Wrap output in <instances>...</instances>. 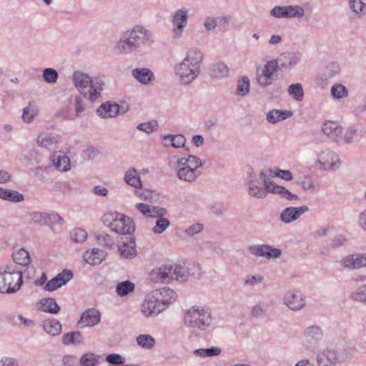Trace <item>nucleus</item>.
Here are the masks:
<instances>
[{"mask_svg":"<svg viewBox=\"0 0 366 366\" xmlns=\"http://www.w3.org/2000/svg\"><path fill=\"white\" fill-rule=\"evenodd\" d=\"M202 59V54L197 49L187 51L185 58L177 68V74L183 84L190 83L198 76Z\"/></svg>","mask_w":366,"mask_h":366,"instance_id":"1","label":"nucleus"},{"mask_svg":"<svg viewBox=\"0 0 366 366\" xmlns=\"http://www.w3.org/2000/svg\"><path fill=\"white\" fill-rule=\"evenodd\" d=\"M75 86L84 97H88L92 101L99 97L103 89L104 83L98 79H91L90 77L81 72H75L73 75Z\"/></svg>","mask_w":366,"mask_h":366,"instance_id":"2","label":"nucleus"},{"mask_svg":"<svg viewBox=\"0 0 366 366\" xmlns=\"http://www.w3.org/2000/svg\"><path fill=\"white\" fill-rule=\"evenodd\" d=\"M260 179L264 183V189L257 186L251 185L249 187V194L253 197L262 198L266 196L267 192H271L280 195L282 197L287 198L290 200L297 199V196L292 194L284 187L280 186L270 181L268 176L263 173H260Z\"/></svg>","mask_w":366,"mask_h":366,"instance_id":"3","label":"nucleus"},{"mask_svg":"<svg viewBox=\"0 0 366 366\" xmlns=\"http://www.w3.org/2000/svg\"><path fill=\"white\" fill-rule=\"evenodd\" d=\"M201 166V160L194 156L189 155L178 159L177 177L179 179L184 181L193 182L200 174L198 169Z\"/></svg>","mask_w":366,"mask_h":366,"instance_id":"4","label":"nucleus"},{"mask_svg":"<svg viewBox=\"0 0 366 366\" xmlns=\"http://www.w3.org/2000/svg\"><path fill=\"white\" fill-rule=\"evenodd\" d=\"M104 222L112 231L120 234H131L134 230L132 219L121 213L105 214Z\"/></svg>","mask_w":366,"mask_h":366,"instance_id":"5","label":"nucleus"},{"mask_svg":"<svg viewBox=\"0 0 366 366\" xmlns=\"http://www.w3.org/2000/svg\"><path fill=\"white\" fill-rule=\"evenodd\" d=\"M22 284L21 272L11 267L0 268V292L14 293Z\"/></svg>","mask_w":366,"mask_h":366,"instance_id":"6","label":"nucleus"},{"mask_svg":"<svg viewBox=\"0 0 366 366\" xmlns=\"http://www.w3.org/2000/svg\"><path fill=\"white\" fill-rule=\"evenodd\" d=\"M210 321L209 312L199 307H191L184 316L185 324L192 327H204L209 325Z\"/></svg>","mask_w":366,"mask_h":366,"instance_id":"7","label":"nucleus"},{"mask_svg":"<svg viewBox=\"0 0 366 366\" xmlns=\"http://www.w3.org/2000/svg\"><path fill=\"white\" fill-rule=\"evenodd\" d=\"M278 69V63L274 59L268 61L264 65L258 67L256 72L258 84L262 86L272 84L277 76Z\"/></svg>","mask_w":366,"mask_h":366,"instance_id":"8","label":"nucleus"},{"mask_svg":"<svg viewBox=\"0 0 366 366\" xmlns=\"http://www.w3.org/2000/svg\"><path fill=\"white\" fill-rule=\"evenodd\" d=\"M125 34L136 49L141 46L149 45L152 42L151 34L142 26H136Z\"/></svg>","mask_w":366,"mask_h":366,"instance_id":"9","label":"nucleus"},{"mask_svg":"<svg viewBox=\"0 0 366 366\" xmlns=\"http://www.w3.org/2000/svg\"><path fill=\"white\" fill-rule=\"evenodd\" d=\"M172 264H165L154 268L149 273V278L155 282H164L172 280Z\"/></svg>","mask_w":366,"mask_h":366,"instance_id":"10","label":"nucleus"},{"mask_svg":"<svg viewBox=\"0 0 366 366\" xmlns=\"http://www.w3.org/2000/svg\"><path fill=\"white\" fill-rule=\"evenodd\" d=\"M72 277V272L70 270H63L56 277L49 280L45 285V290L54 291L61 286L65 285Z\"/></svg>","mask_w":366,"mask_h":366,"instance_id":"11","label":"nucleus"},{"mask_svg":"<svg viewBox=\"0 0 366 366\" xmlns=\"http://www.w3.org/2000/svg\"><path fill=\"white\" fill-rule=\"evenodd\" d=\"M162 310L161 302L154 297L146 300L142 305V312L146 317L156 315Z\"/></svg>","mask_w":366,"mask_h":366,"instance_id":"12","label":"nucleus"},{"mask_svg":"<svg viewBox=\"0 0 366 366\" xmlns=\"http://www.w3.org/2000/svg\"><path fill=\"white\" fill-rule=\"evenodd\" d=\"M286 305L292 310H299L305 304V300L299 292H289L285 296Z\"/></svg>","mask_w":366,"mask_h":366,"instance_id":"13","label":"nucleus"},{"mask_svg":"<svg viewBox=\"0 0 366 366\" xmlns=\"http://www.w3.org/2000/svg\"><path fill=\"white\" fill-rule=\"evenodd\" d=\"M249 251L252 254L257 256L265 257L266 258H276L278 257L281 252L278 249L272 248L267 245L253 246L249 247Z\"/></svg>","mask_w":366,"mask_h":366,"instance_id":"14","label":"nucleus"},{"mask_svg":"<svg viewBox=\"0 0 366 366\" xmlns=\"http://www.w3.org/2000/svg\"><path fill=\"white\" fill-rule=\"evenodd\" d=\"M307 211L308 207L307 206L286 208L281 214V219L285 222H291Z\"/></svg>","mask_w":366,"mask_h":366,"instance_id":"15","label":"nucleus"},{"mask_svg":"<svg viewBox=\"0 0 366 366\" xmlns=\"http://www.w3.org/2000/svg\"><path fill=\"white\" fill-rule=\"evenodd\" d=\"M342 264L350 269H358L366 267V254L350 255L342 259Z\"/></svg>","mask_w":366,"mask_h":366,"instance_id":"16","label":"nucleus"},{"mask_svg":"<svg viewBox=\"0 0 366 366\" xmlns=\"http://www.w3.org/2000/svg\"><path fill=\"white\" fill-rule=\"evenodd\" d=\"M100 321V313L94 309H89L84 312L81 317L79 324L83 327L93 326Z\"/></svg>","mask_w":366,"mask_h":366,"instance_id":"17","label":"nucleus"},{"mask_svg":"<svg viewBox=\"0 0 366 366\" xmlns=\"http://www.w3.org/2000/svg\"><path fill=\"white\" fill-rule=\"evenodd\" d=\"M136 207L144 215L150 217H162L166 213V211L164 208L151 207L150 205L144 203L137 204Z\"/></svg>","mask_w":366,"mask_h":366,"instance_id":"18","label":"nucleus"},{"mask_svg":"<svg viewBox=\"0 0 366 366\" xmlns=\"http://www.w3.org/2000/svg\"><path fill=\"white\" fill-rule=\"evenodd\" d=\"M119 112V107L117 104L107 102L102 104L97 109L98 114L102 118L115 117Z\"/></svg>","mask_w":366,"mask_h":366,"instance_id":"19","label":"nucleus"},{"mask_svg":"<svg viewBox=\"0 0 366 366\" xmlns=\"http://www.w3.org/2000/svg\"><path fill=\"white\" fill-rule=\"evenodd\" d=\"M105 257L104 252L99 249L86 251L84 254V259L91 265L99 264Z\"/></svg>","mask_w":366,"mask_h":366,"instance_id":"20","label":"nucleus"},{"mask_svg":"<svg viewBox=\"0 0 366 366\" xmlns=\"http://www.w3.org/2000/svg\"><path fill=\"white\" fill-rule=\"evenodd\" d=\"M322 132L327 136L332 139L339 137L342 132V129L337 122L328 121L323 124Z\"/></svg>","mask_w":366,"mask_h":366,"instance_id":"21","label":"nucleus"},{"mask_svg":"<svg viewBox=\"0 0 366 366\" xmlns=\"http://www.w3.org/2000/svg\"><path fill=\"white\" fill-rule=\"evenodd\" d=\"M37 308L43 312L56 314L59 310V307L56 304L54 299L44 298L41 300L36 304Z\"/></svg>","mask_w":366,"mask_h":366,"instance_id":"22","label":"nucleus"},{"mask_svg":"<svg viewBox=\"0 0 366 366\" xmlns=\"http://www.w3.org/2000/svg\"><path fill=\"white\" fill-rule=\"evenodd\" d=\"M187 22V11L183 9H180V10L177 11L175 13V14L174 16V19H173V23L175 26L174 30L176 35H177V36L180 35L181 29H182L183 27H184L186 26Z\"/></svg>","mask_w":366,"mask_h":366,"instance_id":"23","label":"nucleus"},{"mask_svg":"<svg viewBox=\"0 0 366 366\" xmlns=\"http://www.w3.org/2000/svg\"><path fill=\"white\" fill-rule=\"evenodd\" d=\"M337 155L332 152H323L319 159V162L325 169H334L337 164Z\"/></svg>","mask_w":366,"mask_h":366,"instance_id":"24","label":"nucleus"},{"mask_svg":"<svg viewBox=\"0 0 366 366\" xmlns=\"http://www.w3.org/2000/svg\"><path fill=\"white\" fill-rule=\"evenodd\" d=\"M134 77L142 84H147L154 79V74L147 68L135 69L132 71Z\"/></svg>","mask_w":366,"mask_h":366,"instance_id":"25","label":"nucleus"},{"mask_svg":"<svg viewBox=\"0 0 366 366\" xmlns=\"http://www.w3.org/2000/svg\"><path fill=\"white\" fill-rule=\"evenodd\" d=\"M337 356L333 350H325L317 356V362L320 366H330L335 363Z\"/></svg>","mask_w":366,"mask_h":366,"instance_id":"26","label":"nucleus"},{"mask_svg":"<svg viewBox=\"0 0 366 366\" xmlns=\"http://www.w3.org/2000/svg\"><path fill=\"white\" fill-rule=\"evenodd\" d=\"M116 49L120 54H128L137 49L125 34L124 38L119 41Z\"/></svg>","mask_w":366,"mask_h":366,"instance_id":"27","label":"nucleus"},{"mask_svg":"<svg viewBox=\"0 0 366 366\" xmlns=\"http://www.w3.org/2000/svg\"><path fill=\"white\" fill-rule=\"evenodd\" d=\"M52 158L54 165L58 170L65 172L70 169V160L67 156L54 154Z\"/></svg>","mask_w":366,"mask_h":366,"instance_id":"28","label":"nucleus"},{"mask_svg":"<svg viewBox=\"0 0 366 366\" xmlns=\"http://www.w3.org/2000/svg\"><path fill=\"white\" fill-rule=\"evenodd\" d=\"M43 327L45 332L52 335H58L61 331V325L55 319L45 320Z\"/></svg>","mask_w":366,"mask_h":366,"instance_id":"29","label":"nucleus"},{"mask_svg":"<svg viewBox=\"0 0 366 366\" xmlns=\"http://www.w3.org/2000/svg\"><path fill=\"white\" fill-rule=\"evenodd\" d=\"M0 198L14 202H19L24 200L23 195L19 193L18 192L12 191L7 189H2L1 187Z\"/></svg>","mask_w":366,"mask_h":366,"instance_id":"30","label":"nucleus"},{"mask_svg":"<svg viewBox=\"0 0 366 366\" xmlns=\"http://www.w3.org/2000/svg\"><path fill=\"white\" fill-rule=\"evenodd\" d=\"M12 258L14 262L23 266L28 265L30 262L29 252L24 249L15 251L12 254Z\"/></svg>","mask_w":366,"mask_h":366,"instance_id":"31","label":"nucleus"},{"mask_svg":"<svg viewBox=\"0 0 366 366\" xmlns=\"http://www.w3.org/2000/svg\"><path fill=\"white\" fill-rule=\"evenodd\" d=\"M38 114V109L34 102H30L28 106L24 109L22 119L24 122L29 123Z\"/></svg>","mask_w":366,"mask_h":366,"instance_id":"32","label":"nucleus"},{"mask_svg":"<svg viewBox=\"0 0 366 366\" xmlns=\"http://www.w3.org/2000/svg\"><path fill=\"white\" fill-rule=\"evenodd\" d=\"M164 145L166 146H172L175 148H180L184 147L185 144V138L182 135H172L164 137Z\"/></svg>","mask_w":366,"mask_h":366,"instance_id":"33","label":"nucleus"},{"mask_svg":"<svg viewBox=\"0 0 366 366\" xmlns=\"http://www.w3.org/2000/svg\"><path fill=\"white\" fill-rule=\"evenodd\" d=\"M292 113L290 112H282L277 109L270 111L267 116V119L270 123H276L280 120H283L290 117Z\"/></svg>","mask_w":366,"mask_h":366,"instance_id":"34","label":"nucleus"},{"mask_svg":"<svg viewBox=\"0 0 366 366\" xmlns=\"http://www.w3.org/2000/svg\"><path fill=\"white\" fill-rule=\"evenodd\" d=\"M125 181L128 184L136 188H141L142 186L137 170L134 169H130L126 173Z\"/></svg>","mask_w":366,"mask_h":366,"instance_id":"35","label":"nucleus"},{"mask_svg":"<svg viewBox=\"0 0 366 366\" xmlns=\"http://www.w3.org/2000/svg\"><path fill=\"white\" fill-rule=\"evenodd\" d=\"M137 342L141 347L150 350L154 347L155 340L149 335H140L137 337Z\"/></svg>","mask_w":366,"mask_h":366,"instance_id":"36","label":"nucleus"},{"mask_svg":"<svg viewBox=\"0 0 366 366\" xmlns=\"http://www.w3.org/2000/svg\"><path fill=\"white\" fill-rule=\"evenodd\" d=\"M188 274V271L184 267L178 264H172V280L184 281Z\"/></svg>","mask_w":366,"mask_h":366,"instance_id":"37","label":"nucleus"},{"mask_svg":"<svg viewBox=\"0 0 366 366\" xmlns=\"http://www.w3.org/2000/svg\"><path fill=\"white\" fill-rule=\"evenodd\" d=\"M135 285L129 280L123 281L117 284L116 287L117 293L120 296H125L131 292H133Z\"/></svg>","mask_w":366,"mask_h":366,"instance_id":"38","label":"nucleus"},{"mask_svg":"<svg viewBox=\"0 0 366 366\" xmlns=\"http://www.w3.org/2000/svg\"><path fill=\"white\" fill-rule=\"evenodd\" d=\"M38 144L46 149H54L57 141L55 137L49 135L41 134L38 137Z\"/></svg>","mask_w":366,"mask_h":366,"instance_id":"39","label":"nucleus"},{"mask_svg":"<svg viewBox=\"0 0 366 366\" xmlns=\"http://www.w3.org/2000/svg\"><path fill=\"white\" fill-rule=\"evenodd\" d=\"M100 357L93 353H86L80 359L81 366H96L99 362Z\"/></svg>","mask_w":366,"mask_h":366,"instance_id":"40","label":"nucleus"},{"mask_svg":"<svg viewBox=\"0 0 366 366\" xmlns=\"http://www.w3.org/2000/svg\"><path fill=\"white\" fill-rule=\"evenodd\" d=\"M62 341L66 345L79 344L82 341V337L80 332H73L64 335Z\"/></svg>","mask_w":366,"mask_h":366,"instance_id":"41","label":"nucleus"},{"mask_svg":"<svg viewBox=\"0 0 366 366\" xmlns=\"http://www.w3.org/2000/svg\"><path fill=\"white\" fill-rule=\"evenodd\" d=\"M229 69L227 65L223 63H218L214 65L212 70V76L215 78L224 77L228 74Z\"/></svg>","mask_w":366,"mask_h":366,"instance_id":"42","label":"nucleus"},{"mask_svg":"<svg viewBox=\"0 0 366 366\" xmlns=\"http://www.w3.org/2000/svg\"><path fill=\"white\" fill-rule=\"evenodd\" d=\"M285 14L287 18L301 17L304 15V9L299 6H285Z\"/></svg>","mask_w":366,"mask_h":366,"instance_id":"43","label":"nucleus"},{"mask_svg":"<svg viewBox=\"0 0 366 366\" xmlns=\"http://www.w3.org/2000/svg\"><path fill=\"white\" fill-rule=\"evenodd\" d=\"M221 353L219 347H213L209 349H198L194 351V354L200 357L217 356Z\"/></svg>","mask_w":366,"mask_h":366,"instance_id":"44","label":"nucleus"},{"mask_svg":"<svg viewBox=\"0 0 366 366\" xmlns=\"http://www.w3.org/2000/svg\"><path fill=\"white\" fill-rule=\"evenodd\" d=\"M288 92L297 101H302L303 99L304 92L300 84L290 85L288 88Z\"/></svg>","mask_w":366,"mask_h":366,"instance_id":"45","label":"nucleus"},{"mask_svg":"<svg viewBox=\"0 0 366 366\" xmlns=\"http://www.w3.org/2000/svg\"><path fill=\"white\" fill-rule=\"evenodd\" d=\"M268 172L272 177H280L286 181H290L293 178L291 172L289 170H282L280 169L276 170L269 169Z\"/></svg>","mask_w":366,"mask_h":366,"instance_id":"46","label":"nucleus"},{"mask_svg":"<svg viewBox=\"0 0 366 366\" xmlns=\"http://www.w3.org/2000/svg\"><path fill=\"white\" fill-rule=\"evenodd\" d=\"M87 237L86 232L81 228H75L71 232V238L75 242H82Z\"/></svg>","mask_w":366,"mask_h":366,"instance_id":"47","label":"nucleus"},{"mask_svg":"<svg viewBox=\"0 0 366 366\" xmlns=\"http://www.w3.org/2000/svg\"><path fill=\"white\" fill-rule=\"evenodd\" d=\"M331 94L333 97L341 99L347 96V91L343 85L336 84L332 87Z\"/></svg>","mask_w":366,"mask_h":366,"instance_id":"48","label":"nucleus"},{"mask_svg":"<svg viewBox=\"0 0 366 366\" xmlns=\"http://www.w3.org/2000/svg\"><path fill=\"white\" fill-rule=\"evenodd\" d=\"M75 113L74 114H62L63 118L66 119H74L79 114L84 110L82 101L80 97H76L75 99Z\"/></svg>","mask_w":366,"mask_h":366,"instance_id":"49","label":"nucleus"},{"mask_svg":"<svg viewBox=\"0 0 366 366\" xmlns=\"http://www.w3.org/2000/svg\"><path fill=\"white\" fill-rule=\"evenodd\" d=\"M249 80L247 77H243L241 80L238 81L237 92L239 94L244 95L249 90Z\"/></svg>","mask_w":366,"mask_h":366,"instance_id":"50","label":"nucleus"},{"mask_svg":"<svg viewBox=\"0 0 366 366\" xmlns=\"http://www.w3.org/2000/svg\"><path fill=\"white\" fill-rule=\"evenodd\" d=\"M351 297L352 299L359 302L366 301V285L352 292Z\"/></svg>","mask_w":366,"mask_h":366,"instance_id":"51","label":"nucleus"},{"mask_svg":"<svg viewBox=\"0 0 366 366\" xmlns=\"http://www.w3.org/2000/svg\"><path fill=\"white\" fill-rule=\"evenodd\" d=\"M350 5L352 11L357 14H363L366 9V5L361 0H351Z\"/></svg>","mask_w":366,"mask_h":366,"instance_id":"52","label":"nucleus"},{"mask_svg":"<svg viewBox=\"0 0 366 366\" xmlns=\"http://www.w3.org/2000/svg\"><path fill=\"white\" fill-rule=\"evenodd\" d=\"M44 79L48 83H54L56 81L58 74L55 69H46L43 71Z\"/></svg>","mask_w":366,"mask_h":366,"instance_id":"53","label":"nucleus"},{"mask_svg":"<svg viewBox=\"0 0 366 366\" xmlns=\"http://www.w3.org/2000/svg\"><path fill=\"white\" fill-rule=\"evenodd\" d=\"M121 254L127 258L132 257L134 254L136 249L134 246L133 245V243L131 242L130 244H124L120 248H119Z\"/></svg>","mask_w":366,"mask_h":366,"instance_id":"54","label":"nucleus"},{"mask_svg":"<svg viewBox=\"0 0 366 366\" xmlns=\"http://www.w3.org/2000/svg\"><path fill=\"white\" fill-rule=\"evenodd\" d=\"M32 220L39 224H48V214L43 212H34L31 214Z\"/></svg>","mask_w":366,"mask_h":366,"instance_id":"55","label":"nucleus"},{"mask_svg":"<svg viewBox=\"0 0 366 366\" xmlns=\"http://www.w3.org/2000/svg\"><path fill=\"white\" fill-rule=\"evenodd\" d=\"M169 225V222L167 219L160 218L157 219L156 225L154 227V232L157 234L162 233Z\"/></svg>","mask_w":366,"mask_h":366,"instance_id":"56","label":"nucleus"},{"mask_svg":"<svg viewBox=\"0 0 366 366\" xmlns=\"http://www.w3.org/2000/svg\"><path fill=\"white\" fill-rule=\"evenodd\" d=\"M157 122L156 121H151L146 123L139 124L138 129L144 131L147 133L152 132L157 127Z\"/></svg>","mask_w":366,"mask_h":366,"instance_id":"57","label":"nucleus"},{"mask_svg":"<svg viewBox=\"0 0 366 366\" xmlns=\"http://www.w3.org/2000/svg\"><path fill=\"white\" fill-rule=\"evenodd\" d=\"M106 360L112 365H122L125 360L119 354H110L107 356Z\"/></svg>","mask_w":366,"mask_h":366,"instance_id":"58","label":"nucleus"},{"mask_svg":"<svg viewBox=\"0 0 366 366\" xmlns=\"http://www.w3.org/2000/svg\"><path fill=\"white\" fill-rule=\"evenodd\" d=\"M307 334L308 336L311 337L314 339H319L320 338L322 335V332L320 331V329L317 327H310L307 328Z\"/></svg>","mask_w":366,"mask_h":366,"instance_id":"59","label":"nucleus"},{"mask_svg":"<svg viewBox=\"0 0 366 366\" xmlns=\"http://www.w3.org/2000/svg\"><path fill=\"white\" fill-rule=\"evenodd\" d=\"M64 222L63 218L57 213L48 214V224H61Z\"/></svg>","mask_w":366,"mask_h":366,"instance_id":"60","label":"nucleus"},{"mask_svg":"<svg viewBox=\"0 0 366 366\" xmlns=\"http://www.w3.org/2000/svg\"><path fill=\"white\" fill-rule=\"evenodd\" d=\"M203 229V225L201 224H194L192 226H190L189 228L186 229V232L188 234L194 235L195 234L199 233L201 232Z\"/></svg>","mask_w":366,"mask_h":366,"instance_id":"61","label":"nucleus"},{"mask_svg":"<svg viewBox=\"0 0 366 366\" xmlns=\"http://www.w3.org/2000/svg\"><path fill=\"white\" fill-rule=\"evenodd\" d=\"M229 25V18L222 16L217 18V27L220 30H226Z\"/></svg>","mask_w":366,"mask_h":366,"instance_id":"62","label":"nucleus"},{"mask_svg":"<svg viewBox=\"0 0 366 366\" xmlns=\"http://www.w3.org/2000/svg\"><path fill=\"white\" fill-rule=\"evenodd\" d=\"M161 295H165L169 296V298L168 300H164V302L167 303L172 302L173 300H175V297H176L175 292L169 288H167V289L164 288L161 291Z\"/></svg>","mask_w":366,"mask_h":366,"instance_id":"63","label":"nucleus"},{"mask_svg":"<svg viewBox=\"0 0 366 366\" xmlns=\"http://www.w3.org/2000/svg\"><path fill=\"white\" fill-rule=\"evenodd\" d=\"M271 14L272 16L280 18V17H286L285 14V6H276L272 11Z\"/></svg>","mask_w":366,"mask_h":366,"instance_id":"64","label":"nucleus"}]
</instances>
